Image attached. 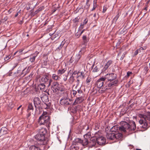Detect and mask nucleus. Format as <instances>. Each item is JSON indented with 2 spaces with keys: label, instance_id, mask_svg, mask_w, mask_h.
I'll return each instance as SVG.
<instances>
[{
  "label": "nucleus",
  "instance_id": "f257e3e1",
  "mask_svg": "<svg viewBox=\"0 0 150 150\" xmlns=\"http://www.w3.org/2000/svg\"><path fill=\"white\" fill-rule=\"evenodd\" d=\"M120 125L119 130L124 132H126L127 130L133 132L135 130L136 128L135 123L133 121L130 122L129 123L122 121L120 122Z\"/></svg>",
  "mask_w": 150,
  "mask_h": 150
},
{
  "label": "nucleus",
  "instance_id": "f03ea898",
  "mask_svg": "<svg viewBox=\"0 0 150 150\" xmlns=\"http://www.w3.org/2000/svg\"><path fill=\"white\" fill-rule=\"evenodd\" d=\"M139 117L141 118L139 121V123L141 125L140 127L144 129L146 128L147 126V120H150V112H147L145 115L140 114Z\"/></svg>",
  "mask_w": 150,
  "mask_h": 150
},
{
  "label": "nucleus",
  "instance_id": "7ed1b4c3",
  "mask_svg": "<svg viewBox=\"0 0 150 150\" xmlns=\"http://www.w3.org/2000/svg\"><path fill=\"white\" fill-rule=\"evenodd\" d=\"M47 114L46 112H43L39 118V122L40 125H45L48 127L50 124V117L46 115Z\"/></svg>",
  "mask_w": 150,
  "mask_h": 150
},
{
  "label": "nucleus",
  "instance_id": "20e7f679",
  "mask_svg": "<svg viewBox=\"0 0 150 150\" xmlns=\"http://www.w3.org/2000/svg\"><path fill=\"white\" fill-rule=\"evenodd\" d=\"M35 138L37 140L38 144L40 145H45L47 142V138L45 137V136L38 133L35 136Z\"/></svg>",
  "mask_w": 150,
  "mask_h": 150
},
{
  "label": "nucleus",
  "instance_id": "39448f33",
  "mask_svg": "<svg viewBox=\"0 0 150 150\" xmlns=\"http://www.w3.org/2000/svg\"><path fill=\"white\" fill-rule=\"evenodd\" d=\"M66 94V97L62 98L60 101V104L63 105L67 106L70 104V102L71 100L68 97V93L67 91L65 92Z\"/></svg>",
  "mask_w": 150,
  "mask_h": 150
},
{
  "label": "nucleus",
  "instance_id": "423d86ee",
  "mask_svg": "<svg viewBox=\"0 0 150 150\" xmlns=\"http://www.w3.org/2000/svg\"><path fill=\"white\" fill-rule=\"evenodd\" d=\"M117 75L114 73H109L107 74L104 76V78L105 79H107L109 81H113L115 80L117 78Z\"/></svg>",
  "mask_w": 150,
  "mask_h": 150
},
{
  "label": "nucleus",
  "instance_id": "0eeeda50",
  "mask_svg": "<svg viewBox=\"0 0 150 150\" xmlns=\"http://www.w3.org/2000/svg\"><path fill=\"white\" fill-rule=\"evenodd\" d=\"M34 103L35 110H37V109H40L41 101L39 98L37 97H35L33 100Z\"/></svg>",
  "mask_w": 150,
  "mask_h": 150
},
{
  "label": "nucleus",
  "instance_id": "6e6552de",
  "mask_svg": "<svg viewBox=\"0 0 150 150\" xmlns=\"http://www.w3.org/2000/svg\"><path fill=\"white\" fill-rule=\"evenodd\" d=\"M97 145V139L96 136L91 138L90 141L88 142V145L90 147H92Z\"/></svg>",
  "mask_w": 150,
  "mask_h": 150
},
{
  "label": "nucleus",
  "instance_id": "1a4fd4ad",
  "mask_svg": "<svg viewBox=\"0 0 150 150\" xmlns=\"http://www.w3.org/2000/svg\"><path fill=\"white\" fill-rule=\"evenodd\" d=\"M74 141L76 143H79L84 146L88 144V139L85 138L83 140H82L79 138H76L75 139Z\"/></svg>",
  "mask_w": 150,
  "mask_h": 150
},
{
  "label": "nucleus",
  "instance_id": "9d476101",
  "mask_svg": "<svg viewBox=\"0 0 150 150\" xmlns=\"http://www.w3.org/2000/svg\"><path fill=\"white\" fill-rule=\"evenodd\" d=\"M41 81L43 83H45L47 86H49L50 85L51 80H49L48 76L45 75L42 77Z\"/></svg>",
  "mask_w": 150,
  "mask_h": 150
},
{
  "label": "nucleus",
  "instance_id": "9b49d317",
  "mask_svg": "<svg viewBox=\"0 0 150 150\" xmlns=\"http://www.w3.org/2000/svg\"><path fill=\"white\" fill-rule=\"evenodd\" d=\"M105 80L103 77L98 79L96 82L97 87L98 88H100L103 86L104 85V83Z\"/></svg>",
  "mask_w": 150,
  "mask_h": 150
},
{
  "label": "nucleus",
  "instance_id": "f8f14e48",
  "mask_svg": "<svg viewBox=\"0 0 150 150\" xmlns=\"http://www.w3.org/2000/svg\"><path fill=\"white\" fill-rule=\"evenodd\" d=\"M40 98L42 102L47 106H48L49 104H47V103L49 101L48 97L47 95L45 93H43L40 96Z\"/></svg>",
  "mask_w": 150,
  "mask_h": 150
},
{
  "label": "nucleus",
  "instance_id": "ddd939ff",
  "mask_svg": "<svg viewBox=\"0 0 150 150\" xmlns=\"http://www.w3.org/2000/svg\"><path fill=\"white\" fill-rule=\"evenodd\" d=\"M97 145H102L105 142V138L102 136L97 137Z\"/></svg>",
  "mask_w": 150,
  "mask_h": 150
},
{
  "label": "nucleus",
  "instance_id": "4468645a",
  "mask_svg": "<svg viewBox=\"0 0 150 150\" xmlns=\"http://www.w3.org/2000/svg\"><path fill=\"white\" fill-rule=\"evenodd\" d=\"M39 53L38 52L36 51L35 53L29 56L28 57H29V61L31 62H34L35 61V58L37 56Z\"/></svg>",
  "mask_w": 150,
  "mask_h": 150
},
{
  "label": "nucleus",
  "instance_id": "2eb2a0df",
  "mask_svg": "<svg viewBox=\"0 0 150 150\" xmlns=\"http://www.w3.org/2000/svg\"><path fill=\"white\" fill-rule=\"evenodd\" d=\"M59 85V84L57 82H54L52 83L51 88L53 92H56L58 90Z\"/></svg>",
  "mask_w": 150,
  "mask_h": 150
},
{
  "label": "nucleus",
  "instance_id": "dca6fc26",
  "mask_svg": "<svg viewBox=\"0 0 150 150\" xmlns=\"http://www.w3.org/2000/svg\"><path fill=\"white\" fill-rule=\"evenodd\" d=\"M115 133L110 132V133H107L106 135L107 138L110 140L115 139Z\"/></svg>",
  "mask_w": 150,
  "mask_h": 150
},
{
  "label": "nucleus",
  "instance_id": "f3484780",
  "mask_svg": "<svg viewBox=\"0 0 150 150\" xmlns=\"http://www.w3.org/2000/svg\"><path fill=\"white\" fill-rule=\"evenodd\" d=\"M118 82V80H114L113 81H110L109 83H108V84H106V87H107V86L109 87H111L112 86H115V84H116Z\"/></svg>",
  "mask_w": 150,
  "mask_h": 150
},
{
  "label": "nucleus",
  "instance_id": "a211bd4d",
  "mask_svg": "<svg viewBox=\"0 0 150 150\" xmlns=\"http://www.w3.org/2000/svg\"><path fill=\"white\" fill-rule=\"evenodd\" d=\"M8 133V129L5 127L1 128L0 131V133L2 135L6 134Z\"/></svg>",
  "mask_w": 150,
  "mask_h": 150
},
{
  "label": "nucleus",
  "instance_id": "6ab92c4d",
  "mask_svg": "<svg viewBox=\"0 0 150 150\" xmlns=\"http://www.w3.org/2000/svg\"><path fill=\"white\" fill-rule=\"evenodd\" d=\"M38 133L42 135H43V136H45L47 133V130L45 128H42L39 130Z\"/></svg>",
  "mask_w": 150,
  "mask_h": 150
},
{
  "label": "nucleus",
  "instance_id": "aec40b11",
  "mask_svg": "<svg viewBox=\"0 0 150 150\" xmlns=\"http://www.w3.org/2000/svg\"><path fill=\"white\" fill-rule=\"evenodd\" d=\"M25 69H23L22 68V67H19L18 68L16 73H18L21 76L23 74V71L25 70Z\"/></svg>",
  "mask_w": 150,
  "mask_h": 150
},
{
  "label": "nucleus",
  "instance_id": "412c9836",
  "mask_svg": "<svg viewBox=\"0 0 150 150\" xmlns=\"http://www.w3.org/2000/svg\"><path fill=\"white\" fill-rule=\"evenodd\" d=\"M78 76L77 78L80 77L81 79H83L85 77V74L84 71L78 72L77 73Z\"/></svg>",
  "mask_w": 150,
  "mask_h": 150
},
{
  "label": "nucleus",
  "instance_id": "4be33fe9",
  "mask_svg": "<svg viewBox=\"0 0 150 150\" xmlns=\"http://www.w3.org/2000/svg\"><path fill=\"white\" fill-rule=\"evenodd\" d=\"M81 86H79L77 85L75 88V91L79 94H81L83 92L81 90Z\"/></svg>",
  "mask_w": 150,
  "mask_h": 150
},
{
  "label": "nucleus",
  "instance_id": "5701e85b",
  "mask_svg": "<svg viewBox=\"0 0 150 150\" xmlns=\"http://www.w3.org/2000/svg\"><path fill=\"white\" fill-rule=\"evenodd\" d=\"M82 101L81 97H78L75 100L74 104L76 105L77 104L80 103Z\"/></svg>",
  "mask_w": 150,
  "mask_h": 150
},
{
  "label": "nucleus",
  "instance_id": "b1692460",
  "mask_svg": "<svg viewBox=\"0 0 150 150\" xmlns=\"http://www.w3.org/2000/svg\"><path fill=\"white\" fill-rule=\"evenodd\" d=\"M80 52H81V51H80L79 53V54H76L75 56V59H75L74 63L75 64H76L77 63L79 59L81 57V55L80 54Z\"/></svg>",
  "mask_w": 150,
  "mask_h": 150
},
{
  "label": "nucleus",
  "instance_id": "393cba45",
  "mask_svg": "<svg viewBox=\"0 0 150 150\" xmlns=\"http://www.w3.org/2000/svg\"><path fill=\"white\" fill-rule=\"evenodd\" d=\"M115 139H120L122 137V134L120 133H115Z\"/></svg>",
  "mask_w": 150,
  "mask_h": 150
},
{
  "label": "nucleus",
  "instance_id": "a878e982",
  "mask_svg": "<svg viewBox=\"0 0 150 150\" xmlns=\"http://www.w3.org/2000/svg\"><path fill=\"white\" fill-rule=\"evenodd\" d=\"M65 42V40H64L62 42L61 44H60V45L57 48V50H60L61 49L62 47L64 45Z\"/></svg>",
  "mask_w": 150,
  "mask_h": 150
},
{
  "label": "nucleus",
  "instance_id": "bb28decb",
  "mask_svg": "<svg viewBox=\"0 0 150 150\" xmlns=\"http://www.w3.org/2000/svg\"><path fill=\"white\" fill-rule=\"evenodd\" d=\"M30 150H40L38 146H31L29 148Z\"/></svg>",
  "mask_w": 150,
  "mask_h": 150
},
{
  "label": "nucleus",
  "instance_id": "cd10ccee",
  "mask_svg": "<svg viewBox=\"0 0 150 150\" xmlns=\"http://www.w3.org/2000/svg\"><path fill=\"white\" fill-rule=\"evenodd\" d=\"M33 106L32 104H29L28 107V109L27 110L28 112H30V110H32L33 111Z\"/></svg>",
  "mask_w": 150,
  "mask_h": 150
},
{
  "label": "nucleus",
  "instance_id": "c85d7f7f",
  "mask_svg": "<svg viewBox=\"0 0 150 150\" xmlns=\"http://www.w3.org/2000/svg\"><path fill=\"white\" fill-rule=\"evenodd\" d=\"M52 77L53 79L56 80H59L60 79V77L55 74H52Z\"/></svg>",
  "mask_w": 150,
  "mask_h": 150
},
{
  "label": "nucleus",
  "instance_id": "c756f323",
  "mask_svg": "<svg viewBox=\"0 0 150 150\" xmlns=\"http://www.w3.org/2000/svg\"><path fill=\"white\" fill-rule=\"evenodd\" d=\"M66 69H59L57 71V74L59 75H61L64 73Z\"/></svg>",
  "mask_w": 150,
  "mask_h": 150
},
{
  "label": "nucleus",
  "instance_id": "7c9ffc66",
  "mask_svg": "<svg viewBox=\"0 0 150 150\" xmlns=\"http://www.w3.org/2000/svg\"><path fill=\"white\" fill-rule=\"evenodd\" d=\"M82 39L84 44L87 42L88 41V40L86 36V35L83 36L82 37Z\"/></svg>",
  "mask_w": 150,
  "mask_h": 150
},
{
  "label": "nucleus",
  "instance_id": "2f4dec72",
  "mask_svg": "<svg viewBox=\"0 0 150 150\" xmlns=\"http://www.w3.org/2000/svg\"><path fill=\"white\" fill-rule=\"evenodd\" d=\"M79 19L77 17L75 18L73 20V23H74V25H76L77 24L79 21Z\"/></svg>",
  "mask_w": 150,
  "mask_h": 150
},
{
  "label": "nucleus",
  "instance_id": "473e14b6",
  "mask_svg": "<svg viewBox=\"0 0 150 150\" xmlns=\"http://www.w3.org/2000/svg\"><path fill=\"white\" fill-rule=\"evenodd\" d=\"M96 1L97 0H94L93 1V8L92 9L91 11H93L96 8Z\"/></svg>",
  "mask_w": 150,
  "mask_h": 150
},
{
  "label": "nucleus",
  "instance_id": "72a5a7b5",
  "mask_svg": "<svg viewBox=\"0 0 150 150\" xmlns=\"http://www.w3.org/2000/svg\"><path fill=\"white\" fill-rule=\"evenodd\" d=\"M112 61L111 60H109L105 65L106 66L109 67L112 64Z\"/></svg>",
  "mask_w": 150,
  "mask_h": 150
},
{
  "label": "nucleus",
  "instance_id": "f704fd0d",
  "mask_svg": "<svg viewBox=\"0 0 150 150\" xmlns=\"http://www.w3.org/2000/svg\"><path fill=\"white\" fill-rule=\"evenodd\" d=\"M112 129L113 131L116 132L115 131L118 130V129H119V127L117 126H115L112 127Z\"/></svg>",
  "mask_w": 150,
  "mask_h": 150
},
{
  "label": "nucleus",
  "instance_id": "c9c22d12",
  "mask_svg": "<svg viewBox=\"0 0 150 150\" xmlns=\"http://www.w3.org/2000/svg\"><path fill=\"white\" fill-rule=\"evenodd\" d=\"M74 81V77L71 76L69 80V81L70 83H72Z\"/></svg>",
  "mask_w": 150,
  "mask_h": 150
},
{
  "label": "nucleus",
  "instance_id": "e433bc0d",
  "mask_svg": "<svg viewBox=\"0 0 150 150\" xmlns=\"http://www.w3.org/2000/svg\"><path fill=\"white\" fill-rule=\"evenodd\" d=\"M99 70V69L97 66H95L93 69L92 71L93 72H97Z\"/></svg>",
  "mask_w": 150,
  "mask_h": 150
},
{
  "label": "nucleus",
  "instance_id": "4c0bfd02",
  "mask_svg": "<svg viewBox=\"0 0 150 150\" xmlns=\"http://www.w3.org/2000/svg\"><path fill=\"white\" fill-rule=\"evenodd\" d=\"M90 6V4L89 2H87L86 3V6L85 7V8L86 9H89Z\"/></svg>",
  "mask_w": 150,
  "mask_h": 150
},
{
  "label": "nucleus",
  "instance_id": "58836bf2",
  "mask_svg": "<svg viewBox=\"0 0 150 150\" xmlns=\"http://www.w3.org/2000/svg\"><path fill=\"white\" fill-rule=\"evenodd\" d=\"M80 64L83 67H85L86 64V62L83 61H81L80 62Z\"/></svg>",
  "mask_w": 150,
  "mask_h": 150
},
{
  "label": "nucleus",
  "instance_id": "ea45409f",
  "mask_svg": "<svg viewBox=\"0 0 150 150\" xmlns=\"http://www.w3.org/2000/svg\"><path fill=\"white\" fill-rule=\"evenodd\" d=\"M13 78L21 76L19 75V74H18V73H16V72H15L13 73Z\"/></svg>",
  "mask_w": 150,
  "mask_h": 150
},
{
  "label": "nucleus",
  "instance_id": "a19ab883",
  "mask_svg": "<svg viewBox=\"0 0 150 150\" xmlns=\"http://www.w3.org/2000/svg\"><path fill=\"white\" fill-rule=\"evenodd\" d=\"M108 68V67H107L105 65L104 67L102 70V73H103L104 72H105L106 71L107 69Z\"/></svg>",
  "mask_w": 150,
  "mask_h": 150
},
{
  "label": "nucleus",
  "instance_id": "79ce46f5",
  "mask_svg": "<svg viewBox=\"0 0 150 150\" xmlns=\"http://www.w3.org/2000/svg\"><path fill=\"white\" fill-rule=\"evenodd\" d=\"M78 149V147H75L74 146H71L70 147L71 150H77Z\"/></svg>",
  "mask_w": 150,
  "mask_h": 150
},
{
  "label": "nucleus",
  "instance_id": "37998d69",
  "mask_svg": "<svg viewBox=\"0 0 150 150\" xmlns=\"http://www.w3.org/2000/svg\"><path fill=\"white\" fill-rule=\"evenodd\" d=\"M91 78L90 77H88L86 80V82L87 83H88L91 81Z\"/></svg>",
  "mask_w": 150,
  "mask_h": 150
},
{
  "label": "nucleus",
  "instance_id": "c03bdc74",
  "mask_svg": "<svg viewBox=\"0 0 150 150\" xmlns=\"http://www.w3.org/2000/svg\"><path fill=\"white\" fill-rule=\"evenodd\" d=\"M126 54V52H125V53H124L122 55L121 57V58H120V60H122L123 59H124V58L125 57V55Z\"/></svg>",
  "mask_w": 150,
  "mask_h": 150
},
{
  "label": "nucleus",
  "instance_id": "a18cd8bd",
  "mask_svg": "<svg viewBox=\"0 0 150 150\" xmlns=\"http://www.w3.org/2000/svg\"><path fill=\"white\" fill-rule=\"evenodd\" d=\"M63 76V79L65 81H66L67 79V76L66 75H64Z\"/></svg>",
  "mask_w": 150,
  "mask_h": 150
},
{
  "label": "nucleus",
  "instance_id": "49530a36",
  "mask_svg": "<svg viewBox=\"0 0 150 150\" xmlns=\"http://www.w3.org/2000/svg\"><path fill=\"white\" fill-rule=\"evenodd\" d=\"M75 60V59L74 57H72L70 59L69 62L70 63H72Z\"/></svg>",
  "mask_w": 150,
  "mask_h": 150
},
{
  "label": "nucleus",
  "instance_id": "de8ad7c7",
  "mask_svg": "<svg viewBox=\"0 0 150 150\" xmlns=\"http://www.w3.org/2000/svg\"><path fill=\"white\" fill-rule=\"evenodd\" d=\"M21 10H19L15 15V17H16L18 15H21Z\"/></svg>",
  "mask_w": 150,
  "mask_h": 150
},
{
  "label": "nucleus",
  "instance_id": "09e8293b",
  "mask_svg": "<svg viewBox=\"0 0 150 150\" xmlns=\"http://www.w3.org/2000/svg\"><path fill=\"white\" fill-rule=\"evenodd\" d=\"M44 83H41L40 84V86H42L41 87V88L43 89L44 88H45V87L46 86V85L44 84Z\"/></svg>",
  "mask_w": 150,
  "mask_h": 150
},
{
  "label": "nucleus",
  "instance_id": "8fccbe9b",
  "mask_svg": "<svg viewBox=\"0 0 150 150\" xmlns=\"http://www.w3.org/2000/svg\"><path fill=\"white\" fill-rule=\"evenodd\" d=\"M84 25L82 23H81L79 28V29L81 30L83 29L84 27Z\"/></svg>",
  "mask_w": 150,
  "mask_h": 150
},
{
  "label": "nucleus",
  "instance_id": "3c124183",
  "mask_svg": "<svg viewBox=\"0 0 150 150\" xmlns=\"http://www.w3.org/2000/svg\"><path fill=\"white\" fill-rule=\"evenodd\" d=\"M144 50V49L142 47H141L139 49H138L139 52H143V50Z\"/></svg>",
  "mask_w": 150,
  "mask_h": 150
},
{
  "label": "nucleus",
  "instance_id": "603ef678",
  "mask_svg": "<svg viewBox=\"0 0 150 150\" xmlns=\"http://www.w3.org/2000/svg\"><path fill=\"white\" fill-rule=\"evenodd\" d=\"M87 22H88V20L87 19H86L84 20L83 23H82L84 25L85 24H86L87 23Z\"/></svg>",
  "mask_w": 150,
  "mask_h": 150
},
{
  "label": "nucleus",
  "instance_id": "864d4df0",
  "mask_svg": "<svg viewBox=\"0 0 150 150\" xmlns=\"http://www.w3.org/2000/svg\"><path fill=\"white\" fill-rule=\"evenodd\" d=\"M72 92V94L74 96H75L77 93V92L76 91H75V90H73Z\"/></svg>",
  "mask_w": 150,
  "mask_h": 150
},
{
  "label": "nucleus",
  "instance_id": "5fc2aeb1",
  "mask_svg": "<svg viewBox=\"0 0 150 150\" xmlns=\"http://www.w3.org/2000/svg\"><path fill=\"white\" fill-rule=\"evenodd\" d=\"M132 74V73L131 72H130V71L127 72V77H129L130 76V75Z\"/></svg>",
  "mask_w": 150,
  "mask_h": 150
},
{
  "label": "nucleus",
  "instance_id": "6e6d98bb",
  "mask_svg": "<svg viewBox=\"0 0 150 150\" xmlns=\"http://www.w3.org/2000/svg\"><path fill=\"white\" fill-rule=\"evenodd\" d=\"M144 70L145 71H146V72H147L148 71V67H147V66H145L144 67Z\"/></svg>",
  "mask_w": 150,
  "mask_h": 150
},
{
  "label": "nucleus",
  "instance_id": "4d7b16f0",
  "mask_svg": "<svg viewBox=\"0 0 150 150\" xmlns=\"http://www.w3.org/2000/svg\"><path fill=\"white\" fill-rule=\"evenodd\" d=\"M138 52H139V51H138V50H137L135 52H134V54L135 55H136L138 53Z\"/></svg>",
  "mask_w": 150,
  "mask_h": 150
},
{
  "label": "nucleus",
  "instance_id": "13d9d810",
  "mask_svg": "<svg viewBox=\"0 0 150 150\" xmlns=\"http://www.w3.org/2000/svg\"><path fill=\"white\" fill-rule=\"evenodd\" d=\"M106 10H107L106 7H103V12L104 13H105L106 11Z\"/></svg>",
  "mask_w": 150,
  "mask_h": 150
},
{
  "label": "nucleus",
  "instance_id": "bf43d9fd",
  "mask_svg": "<svg viewBox=\"0 0 150 150\" xmlns=\"http://www.w3.org/2000/svg\"><path fill=\"white\" fill-rule=\"evenodd\" d=\"M86 134L88 136V137H90L91 136V133L89 132H88Z\"/></svg>",
  "mask_w": 150,
  "mask_h": 150
},
{
  "label": "nucleus",
  "instance_id": "052dcab7",
  "mask_svg": "<svg viewBox=\"0 0 150 150\" xmlns=\"http://www.w3.org/2000/svg\"><path fill=\"white\" fill-rule=\"evenodd\" d=\"M10 57H9V56H7V57H6L5 58H4V60H5V61H7V60H8V59H9V58H10Z\"/></svg>",
  "mask_w": 150,
  "mask_h": 150
},
{
  "label": "nucleus",
  "instance_id": "680f3d73",
  "mask_svg": "<svg viewBox=\"0 0 150 150\" xmlns=\"http://www.w3.org/2000/svg\"><path fill=\"white\" fill-rule=\"evenodd\" d=\"M84 138L86 139H88V138H89V137H88V136H87V135L85 134L84 135Z\"/></svg>",
  "mask_w": 150,
  "mask_h": 150
},
{
  "label": "nucleus",
  "instance_id": "e2e57ef3",
  "mask_svg": "<svg viewBox=\"0 0 150 150\" xmlns=\"http://www.w3.org/2000/svg\"><path fill=\"white\" fill-rule=\"evenodd\" d=\"M17 65H18L17 63H15V64H14L13 66V69H13L15 68H16V67L17 66Z\"/></svg>",
  "mask_w": 150,
  "mask_h": 150
},
{
  "label": "nucleus",
  "instance_id": "0e129e2a",
  "mask_svg": "<svg viewBox=\"0 0 150 150\" xmlns=\"http://www.w3.org/2000/svg\"><path fill=\"white\" fill-rule=\"evenodd\" d=\"M85 30V29H84L80 33H79V35L78 37H80L81 34L84 32V31Z\"/></svg>",
  "mask_w": 150,
  "mask_h": 150
},
{
  "label": "nucleus",
  "instance_id": "69168bd1",
  "mask_svg": "<svg viewBox=\"0 0 150 150\" xmlns=\"http://www.w3.org/2000/svg\"><path fill=\"white\" fill-rule=\"evenodd\" d=\"M43 64L45 65H46L47 64V62L46 60L44 61L43 62Z\"/></svg>",
  "mask_w": 150,
  "mask_h": 150
},
{
  "label": "nucleus",
  "instance_id": "338daca9",
  "mask_svg": "<svg viewBox=\"0 0 150 150\" xmlns=\"http://www.w3.org/2000/svg\"><path fill=\"white\" fill-rule=\"evenodd\" d=\"M79 35V34L78 32L77 33H76L75 34V35L76 37H77V38H79V37H78Z\"/></svg>",
  "mask_w": 150,
  "mask_h": 150
},
{
  "label": "nucleus",
  "instance_id": "774afa93",
  "mask_svg": "<svg viewBox=\"0 0 150 150\" xmlns=\"http://www.w3.org/2000/svg\"><path fill=\"white\" fill-rule=\"evenodd\" d=\"M58 90L60 91H64V89L63 88L60 89V88H58Z\"/></svg>",
  "mask_w": 150,
  "mask_h": 150
}]
</instances>
